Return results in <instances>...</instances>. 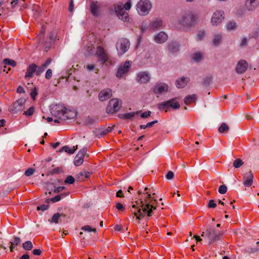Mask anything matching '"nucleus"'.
Listing matches in <instances>:
<instances>
[{
    "label": "nucleus",
    "mask_w": 259,
    "mask_h": 259,
    "mask_svg": "<svg viewBox=\"0 0 259 259\" xmlns=\"http://www.w3.org/2000/svg\"><path fill=\"white\" fill-rule=\"evenodd\" d=\"M196 100V95L193 94L186 97L184 99V102L186 104L188 105L191 104L192 102H195Z\"/></svg>",
    "instance_id": "28"
},
{
    "label": "nucleus",
    "mask_w": 259,
    "mask_h": 259,
    "mask_svg": "<svg viewBox=\"0 0 259 259\" xmlns=\"http://www.w3.org/2000/svg\"><path fill=\"white\" fill-rule=\"evenodd\" d=\"M136 6L139 15L145 16L149 13L151 8V4L149 0H140Z\"/></svg>",
    "instance_id": "4"
},
{
    "label": "nucleus",
    "mask_w": 259,
    "mask_h": 259,
    "mask_svg": "<svg viewBox=\"0 0 259 259\" xmlns=\"http://www.w3.org/2000/svg\"><path fill=\"white\" fill-rule=\"evenodd\" d=\"M36 95H37V92H36V89H35V88H34V90H33L32 91H31V92L30 93V96H31V98H32L33 99H35V96H36Z\"/></svg>",
    "instance_id": "61"
},
{
    "label": "nucleus",
    "mask_w": 259,
    "mask_h": 259,
    "mask_svg": "<svg viewBox=\"0 0 259 259\" xmlns=\"http://www.w3.org/2000/svg\"><path fill=\"white\" fill-rule=\"evenodd\" d=\"M132 62L130 61H126L123 65H121L116 73L117 77L120 78L123 75L126 74L131 66Z\"/></svg>",
    "instance_id": "13"
},
{
    "label": "nucleus",
    "mask_w": 259,
    "mask_h": 259,
    "mask_svg": "<svg viewBox=\"0 0 259 259\" xmlns=\"http://www.w3.org/2000/svg\"><path fill=\"white\" fill-rule=\"evenodd\" d=\"M62 171V168L58 167L54 168L52 170V173L53 174H60V172H61Z\"/></svg>",
    "instance_id": "54"
},
{
    "label": "nucleus",
    "mask_w": 259,
    "mask_h": 259,
    "mask_svg": "<svg viewBox=\"0 0 259 259\" xmlns=\"http://www.w3.org/2000/svg\"><path fill=\"white\" fill-rule=\"evenodd\" d=\"M112 96V91L110 89H105L102 90L98 95L99 100L103 102L110 99Z\"/></svg>",
    "instance_id": "14"
},
{
    "label": "nucleus",
    "mask_w": 259,
    "mask_h": 259,
    "mask_svg": "<svg viewBox=\"0 0 259 259\" xmlns=\"http://www.w3.org/2000/svg\"><path fill=\"white\" fill-rule=\"evenodd\" d=\"M189 80V77H182L178 78L176 80V85L178 88H183L187 84Z\"/></svg>",
    "instance_id": "21"
},
{
    "label": "nucleus",
    "mask_w": 259,
    "mask_h": 259,
    "mask_svg": "<svg viewBox=\"0 0 259 259\" xmlns=\"http://www.w3.org/2000/svg\"><path fill=\"white\" fill-rule=\"evenodd\" d=\"M52 70L51 69H48L46 73L45 77L47 79H49L52 77Z\"/></svg>",
    "instance_id": "52"
},
{
    "label": "nucleus",
    "mask_w": 259,
    "mask_h": 259,
    "mask_svg": "<svg viewBox=\"0 0 259 259\" xmlns=\"http://www.w3.org/2000/svg\"><path fill=\"white\" fill-rule=\"evenodd\" d=\"M96 55L99 60L101 61L102 65L104 64L109 59L108 54L106 50L101 46H97Z\"/></svg>",
    "instance_id": "12"
},
{
    "label": "nucleus",
    "mask_w": 259,
    "mask_h": 259,
    "mask_svg": "<svg viewBox=\"0 0 259 259\" xmlns=\"http://www.w3.org/2000/svg\"><path fill=\"white\" fill-rule=\"evenodd\" d=\"M197 17L192 13L185 14L179 20V23L184 27L190 28L195 25Z\"/></svg>",
    "instance_id": "3"
},
{
    "label": "nucleus",
    "mask_w": 259,
    "mask_h": 259,
    "mask_svg": "<svg viewBox=\"0 0 259 259\" xmlns=\"http://www.w3.org/2000/svg\"><path fill=\"white\" fill-rule=\"evenodd\" d=\"M46 69V68H45V67L42 65H41L40 66H37V68L36 71V75H40Z\"/></svg>",
    "instance_id": "39"
},
{
    "label": "nucleus",
    "mask_w": 259,
    "mask_h": 259,
    "mask_svg": "<svg viewBox=\"0 0 259 259\" xmlns=\"http://www.w3.org/2000/svg\"><path fill=\"white\" fill-rule=\"evenodd\" d=\"M168 49L169 51L174 53L178 51L179 45L178 42L176 41L170 42L168 44Z\"/></svg>",
    "instance_id": "26"
},
{
    "label": "nucleus",
    "mask_w": 259,
    "mask_h": 259,
    "mask_svg": "<svg viewBox=\"0 0 259 259\" xmlns=\"http://www.w3.org/2000/svg\"><path fill=\"white\" fill-rule=\"evenodd\" d=\"M116 207L119 210H123L124 208L122 204L120 203H118L116 205Z\"/></svg>",
    "instance_id": "62"
},
{
    "label": "nucleus",
    "mask_w": 259,
    "mask_h": 259,
    "mask_svg": "<svg viewBox=\"0 0 259 259\" xmlns=\"http://www.w3.org/2000/svg\"><path fill=\"white\" fill-rule=\"evenodd\" d=\"M244 162L242 159L240 158L236 159L233 162V166L236 168H239L241 167Z\"/></svg>",
    "instance_id": "34"
},
{
    "label": "nucleus",
    "mask_w": 259,
    "mask_h": 259,
    "mask_svg": "<svg viewBox=\"0 0 259 259\" xmlns=\"http://www.w3.org/2000/svg\"><path fill=\"white\" fill-rule=\"evenodd\" d=\"M217 206V204L215 203L214 201L212 199L210 200L209 201L208 204V207L209 208H215Z\"/></svg>",
    "instance_id": "55"
},
{
    "label": "nucleus",
    "mask_w": 259,
    "mask_h": 259,
    "mask_svg": "<svg viewBox=\"0 0 259 259\" xmlns=\"http://www.w3.org/2000/svg\"><path fill=\"white\" fill-rule=\"evenodd\" d=\"M64 187L61 186L56 187L53 184H50L48 185V190H50L51 191L49 192V194H51L52 192L54 193H59L61 192L64 189Z\"/></svg>",
    "instance_id": "24"
},
{
    "label": "nucleus",
    "mask_w": 259,
    "mask_h": 259,
    "mask_svg": "<svg viewBox=\"0 0 259 259\" xmlns=\"http://www.w3.org/2000/svg\"><path fill=\"white\" fill-rule=\"evenodd\" d=\"M121 101L118 99H111L108 104L106 109L107 113L113 114L117 112L121 106Z\"/></svg>",
    "instance_id": "6"
},
{
    "label": "nucleus",
    "mask_w": 259,
    "mask_h": 259,
    "mask_svg": "<svg viewBox=\"0 0 259 259\" xmlns=\"http://www.w3.org/2000/svg\"><path fill=\"white\" fill-rule=\"evenodd\" d=\"M41 253V250L39 249H35L33 250V254L36 255H39Z\"/></svg>",
    "instance_id": "60"
},
{
    "label": "nucleus",
    "mask_w": 259,
    "mask_h": 259,
    "mask_svg": "<svg viewBox=\"0 0 259 259\" xmlns=\"http://www.w3.org/2000/svg\"><path fill=\"white\" fill-rule=\"evenodd\" d=\"M248 67V63L244 60L239 61L236 67V71L238 74H242L245 72Z\"/></svg>",
    "instance_id": "15"
},
{
    "label": "nucleus",
    "mask_w": 259,
    "mask_h": 259,
    "mask_svg": "<svg viewBox=\"0 0 259 259\" xmlns=\"http://www.w3.org/2000/svg\"><path fill=\"white\" fill-rule=\"evenodd\" d=\"M37 68V66L34 63H32L29 65L27 69L25 78H27L32 77L33 73H35L36 74Z\"/></svg>",
    "instance_id": "19"
},
{
    "label": "nucleus",
    "mask_w": 259,
    "mask_h": 259,
    "mask_svg": "<svg viewBox=\"0 0 259 259\" xmlns=\"http://www.w3.org/2000/svg\"><path fill=\"white\" fill-rule=\"evenodd\" d=\"M22 247L25 250H30L33 248V244L30 241H27L23 244Z\"/></svg>",
    "instance_id": "31"
},
{
    "label": "nucleus",
    "mask_w": 259,
    "mask_h": 259,
    "mask_svg": "<svg viewBox=\"0 0 259 259\" xmlns=\"http://www.w3.org/2000/svg\"><path fill=\"white\" fill-rule=\"evenodd\" d=\"M253 175L251 171L246 172L243 177V184L246 187H250L253 182Z\"/></svg>",
    "instance_id": "16"
},
{
    "label": "nucleus",
    "mask_w": 259,
    "mask_h": 259,
    "mask_svg": "<svg viewBox=\"0 0 259 259\" xmlns=\"http://www.w3.org/2000/svg\"><path fill=\"white\" fill-rule=\"evenodd\" d=\"M81 229L83 231H88V232H92V231L96 232V229L92 228L91 226H88V225L84 226L82 227Z\"/></svg>",
    "instance_id": "46"
},
{
    "label": "nucleus",
    "mask_w": 259,
    "mask_h": 259,
    "mask_svg": "<svg viewBox=\"0 0 259 259\" xmlns=\"http://www.w3.org/2000/svg\"><path fill=\"white\" fill-rule=\"evenodd\" d=\"M156 190L154 189L153 187H151L150 188L146 187L144 189V192H142L141 190H139L138 192V194H142L143 193V194H156Z\"/></svg>",
    "instance_id": "27"
},
{
    "label": "nucleus",
    "mask_w": 259,
    "mask_h": 259,
    "mask_svg": "<svg viewBox=\"0 0 259 259\" xmlns=\"http://www.w3.org/2000/svg\"><path fill=\"white\" fill-rule=\"evenodd\" d=\"M3 62L4 64L6 65H10L12 67H15L16 65V63L14 60L8 58L5 59Z\"/></svg>",
    "instance_id": "33"
},
{
    "label": "nucleus",
    "mask_w": 259,
    "mask_h": 259,
    "mask_svg": "<svg viewBox=\"0 0 259 259\" xmlns=\"http://www.w3.org/2000/svg\"><path fill=\"white\" fill-rule=\"evenodd\" d=\"M139 113V112H131V113H127L123 114L124 118L126 119H131L136 114H138Z\"/></svg>",
    "instance_id": "40"
},
{
    "label": "nucleus",
    "mask_w": 259,
    "mask_h": 259,
    "mask_svg": "<svg viewBox=\"0 0 259 259\" xmlns=\"http://www.w3.org/2000/svg\"><path fill=\"white\" fill-rule=\"evenodd\" d=\"M211 77H207L204 78L203 81V84L205 85H208L209 84L210 82L211 81Z\"/></svg>",
    "instance_id": "58"
},
{
    "label": "nucleus",
    "mask_w": 259,
    "mask_h": 259,
    "mask_svg": "<svg viewBox=\"0 0 259 259\" xmlns=\"http://www.w3.org/2000/svg\"><path fill=\"white\" fill-rule=\"evenodd\" d=\"M21 242V239L18 237H15L13 240H12L10 243L12 245H15V246H17Z\"/></svg>",
    "instance_id": "42"
},
{
    "label": "nucleus",
    "mask_w": 259,
    "mask_h": 259,
    "mask_svg": "<svg viewBox=\"0 0 259 259\" xmlns=\"http://www.w3.org/2000/svg\"><path fill=\"white\" fill-rule=\"evenodd\" d=\"M52 60L50 58H48L46 62L43 63L42 65L47 69V68L51 64Z\"/></svg>",
    "instance_id": "57"
},
{
    "label": "nucleus",
    "mask_w": 259,
    "mask_h": 259,
    "mask_svg": "<svg viewBox=\"0 0 259 259\" xmlns=\"http://www.w3.org/2000/svg\"><path fill=\"white\" fill-rule=\"evenodd\" d=\"M130 43L129 40L124 38L119 39L116 44V49L118 54L122 55L124 54L129 49Z\"/></svg>",
    "instance_id": "7"
},
{
    "label": "nucleus",
    "mask_w": 259,
    "mask_h": 259,
    "mask_svg": "<svg viewBox=\"0 0 259 259\" xmlns=\"http://www.w3.org/2000/svg\"><path fill=\"white\" fill-rule=\"evenodd\" d=\"M224 11L222 10H217L214 12L211 19V24L212 25L217 26L221 23L224 19Z\"/></svg>",
    "instance_id": "11"
},
{
    "label": "nucleus",
    "mask_w": 259,
    "mask_h": 259,
    "mask_svg": "<svg viewBox=\"0 0 259 259\" xmlns=\"http://www.w3.org/2000/svg\"><path fill=\"white\" fill-rule=\"evenodd\" d=\"M83 160L82 158H79L77 156L75 157L74 163L75 166H78L82 164Z\"/></svg>",
    "instance_id": "37"
},
{
    "label": "nucleus",
    "mask_w": 259,
    "mask_h": 259,
    "mask_svg": "<svg viewBox=\"0 0 259 259\" xmlns=\"http://www.w3.org/2000/svg\"><path fill=\"white\" fill-rule=\"evenodd\" d=\"M95 65H90L88 64L87 65L86 68L89 70H92L95 68Z\"/></svg>",
    "instance_id": "64"
},
{
    "label": "nucleus",
    "mask_w": 259,
    "mask_h": 259,
    "mask_svg": "<svg viewBox=\"0 0 259 259\" xmlns=\"http://www.w3.org/2000/svg\"><path fill=\"white\" fill-rule=\"evenodd\" d=\"M115 13L119 19L123 22L128 21L129 20L128 15L125 12L123 8V4L119 3L114 5Z\"/></svg>",
    "instance_id": "8"
},
{
    "label": "nucleus",
    "mask_w": 259,
    "mask_h": 259,
    "mask_svg": "<svg viewBox=\"0 0 259 259\" xmlns=\"http://www.w3.org/2000/svg\"><path fill=\"white\" fill-rule=\"evenodd\" d=\"M87 148H83L81 149L77 153V154L76 155L79 158H82L84 160V156L87 153Z\"/></svg>",
    "instance_id": "36"
},
{
    "label": "nucleus",
    "mask_w": 259,
    "mask_h": 259,
    "mask_svg": "<svg viewBox=\"0 0 259 259\" xmlns=\"http://www.w3.org/2000/svg\"><path fill=\"white\" fill-rule=\"evenodd\" d=\"M34 108L33 107H30L26 111L24 112V114L26 116H31L33 114Z\"/></svg>",
    "instance_id": "45"
},
{
    "label": "nucleus",
    "mask_w": 259,
    "mask_h": 259,
    "mask_svg": "<svg viewBox=\"0 0 259 259\" xmlns=\"http://www.w3.org/2000/svg\"><path fill=\"white\" fill-rule=\"evenodd\" d=\"M201 236L206 239L209 244H211L218 239V235H217L214 229L209 228L202 232Z\"/></svg>",
    "instance_id": "9"
},
{
    "label": "nucleus",
    "mask_w": 259,
    "mask_h": 259,
    "mask_svg": "<svg viewBox=\"0 0 259 259\" xmlns=\"http://www.w3.org/2000/svg\"><path fill=\"white\" fill-rule=\"evenodd\" d=\"M257 5V0H247L245 3V6L249 11L254 10Z\"/></svg>",
    "instance_id": "22"
},
{
    "label": "nucleus",
    "mask_w": 259,
    "mask_h": 259,
    "mask_svg": "<svg viewBox=\"0 0 259 259\" xmlns=\"http://www.w3.org/2000/svg\"><path fill=\"white\" fill-rule=\"evenodd\" d=\"M75 181L74 178L71 176H68L65 181V184H72Z\"/></svg>",
    "instance_id": "43"
},
{
    "label": "nucleus",
    "mask_w": 259,
    "mask_h": 259,
    "mask_svg": "<svg viewBox=\"0 0 259 259\" xmlns=\"http://www.w3.org/2000/svg\"><path fill=\"white\" fill-rule=\"evenodd\" d=\"M236 23L234 22H229L227 26V28L228 30H233L236 28Z\"/></svg>",
    "instance_id": "47"
},
{
    "label": "nucleus",
    "mask_w": 259,
    "mask_h": 259,
    "mask_svg": "<svg viewBox=\"0 0 259 259\" xmlns=\"http://www.w3.org/2000/svg\"><path fill=\"white\" fill-rule=\"evenodd\" d=\"M99 7L96 3H92L91 5V11L94 16H98Z\"/></svg>",
    "instance_id": "29"
},
{
    "label": "nucleus",
    "mask_w": 259,
    "mask_h": 259,
    "mask_svg": "<svg viewBox=\"0 0 259 259\" xmlns=\"http://www.w3.org/2000/svg\"><path fill=\"white\" fill-rule=\"evenodd\" d=\"M202 59V55L200 53H197L193 55V59L196 62H198Z\"/></svg>",
    "instance_id": "38"
},
{
    "label": "nucleus",
    "mask_w": 259,
    "mask_h": 259,
    "mask_svg": "<svg viewBox=\"0 0 259 259\" xmlns=\"http://www.w3.org/2000/svg\"><path fill=\"white\" fill-rule=\"evenodd\" d=\"M131 2H126L125 5H124V8L126 10H128L131 9Z\"/></svg>",
    "instance_id": "59"
},
{
    "label": "nucleus",
    "mask_w": 259,
    "mask_h": 259,
    "mask_svg": "<svg viewBox=\"0 0 259 259\" xmlns=\"http://www.w3.org/2000/svg\"><path fill=\"white\" fill-rule=\"evenodd\" d=\"M158 107L160 110H165L166 112L169 107H171L174 109H177L180 107V105L177 101V98H172L167 101L159 103Z\"/></svg>",
    "instance_id": "5"
},
{
    "label": "nucleus",
    "mask_w": 259,
    "mask_h": 259,
    "mask_svg": "<svg viewBox=\"0 0 259 259\" xmlns=\"http://www.w3.org/2000/svg\"><path fill=\"white\" fill-rule=\"evenodd\" d=\"M25 102V100L24 99H18L10 107L9 111L13 114L21 112L24 108Z\"/></svg>",
    "instance_id": "10"
},
{
    "label": "nucleus",
    "mask_w": 259,
    "mask_h": 259,
    "mask_svg": "<svg viewBox=\"0 0 259 259\" xmlns=\"http://www.w3.org/2000/svg\"><path fill=\"white\" fill-rule=\"evenodd\" d=\"M151 112L150 111H145L141 114V117L143 118H146L151 115Z\"/></svg>",
    "instance_id": "53"
},
{
    "label": "nucleus",
    "mask_w": 259,
    "mask_h": 259,
    "mask_svg": "<svg viewBox=\"0 0 259 259\" xmlns=\"http://www.w3.org/2000/svg\"><path fill=\"white\" fill-rule=\"evenodd\" d=\"M222 37L221 35H217L214 36L213 39V44L215 46H218L221 40Z\"/></svg>",
    "instance_id": "44"
},
{
    "label": "nucleus",
    "mask_w": 259,
    "mask_h": 259,
    "mask_svg": "<svg viewBox=\"0 0 259 259\" xmlns=\"http://www.w3.org/2000/svg\"><path fill=\"white\" fill-rule=\"evenodd\" d=\"M94 119L92 117L88 116L85 118V124L86 125H92L94 123Z\"/></svg>",
    "instance_id": "48"
},
{
    "label": "nucleus",
    "mask_w": 259,
    "mask_h": 259,
    "mask_svg": "<svg viewBox=\"0 0 259 259\" xmlns=\"http://www.w3.org/2000/svg\"><path fill=\"white\" fill-rule=\"evenodd\" d=\"M51 113L60 120L64 121L73 119L77 116V112L75 110L68 109L61 104L54 106L52 109Z\"/></svg>",
    "instance_id": "2"
},
{
    "label": "nucleus",
    "mask_w": 259,
    "mask_h": 259,
    "mask_svg": "<svg viewBox=\"0 0 259 259\" xmlns=\"http://www.w3.org/2000/svg\"><path fill=\"white\" fill-rule=\"evenodd\" d=\"M34 171L33 168H29L25 171V175L27 177L30 176L33 174Z\"/></svg>",
    "instance_id": "51"
},
{
    "label": "nucleus",
    "mask_w": 259,
    "mask_h": 259,
    "mask_svg": "<svg viewBox=\"0 0 259 259\" xmlns=\"http://www.w3.org/2000/svg\"><path fill=\"white\" fill-rule=\"evenodd\" d=\"M145 197L141 198L132 202L131 211L139 220L143 218L145 215L152 216L153 210L156 208L157 201L151 195H144Z\"/></svg>",
    "instance_id": "1"
},
{
    "label": "nucleus",
    "mask_w": 259,
    "mask_h": 259,
    "mask_svg": "<svg viewBox=\"0 0 259 259\" xmlns=\"http://www.w3.org/2000/svg\"><path fill=\"white\" fill-rule=\"evenodd\" d=\"M49 207V204H41L40 205L37 206V210H41L42 211H45L47 210Z\"/></svg>",
    "instance_id": "50"
},
{
    "label": "nucleus",
    "mask_w": 259,
    "mask_h": 259,
    "mask_svg": "<svg viewBox=\"0 0 259 259\" xmlns=\"http://www.w3.org/2000/svg\"><path fill=\"white\" fill-rule=\"evenodd\" d=\"M168 38V35L163 31H161L154 36V40L157 44H162Z\"/></svg>",
    "instance_id": "18"
},
{
    "label": "nucleus",
    "mask_w": 259,
    "mask_h": 259,
    "mask_svg": "<svg viewBox=\"0 0 259 259\" xmlns=\"http://www.w3.org/2000/svg\"><path fill=\"white\" fill-rule=\"evenodd\" d=\"M61 214L59 212L55 213L52 218L51 221H50L51 223H58V221L61 217Z\"/></svg>",
    "instance_id": "32"
},
{
    "label": "nucleus",
    "mask_w": 259,
    "mask_h": 259,
    "mask_svg": "<svg viewBox=\"0 0 259 259\" xmlns=\"http://www.w3.org/2000/svg\"><path fill=\"white\" fill-rule=\"evenodd\" d=\"M77 149V145L74 146L73 148L71 149L69 147L67 146H63L60 149L59 152H61L63 151L67 152L70 154H72L74 153L76 150Z\"/></svg>",
    "instance_id": "25"
},
{
    "label": "nucleus",
    "mask_w": 259,
    "mask_h": 259,
    "mask_svg": "<svg viewBox=\"0 0 259 259\" xmlns=\"http://www.w3.org/2000/svg\"><path fill=\"white\" fill-rule=\"evenodd\" d=\"M17 92L18 93H24L25 91L24 88L21 86H19L17 89Z\"/></svg>",
    "instance_id": "63"
},
{
    "label": "nucleus",
    "mask_w": 259,
    "mask_h": 259,
    "mask_svg": "<svg viewBox=\"0 0 259 259\" xmlns=\"http://www.w3.org/2000/svg\"><path fill=\"white\" fill-rule=\"evenodd\" d=\"M168 85L164 83H160L156 84L153 89L154 92L156 94H160L163 92H167Z\"/></svg>",
    "instance_id": "17"
},
{
    "label": "nucleus",
    "mask_w": 259,
    "mask_h": 259,
    "mask_svg": "<svg viewBox=\"0 0 259 259\" xmlns=\"http://www.w3.org/2000/svg\"><path fill=\"white\" fill-rule=\"evenodd\" d=\"M162 28V21L160 19H156L150 25V29L155 30Z\"/></svg>",
    "instance_id": "23"
},
{
    "label": "nucleus",
    "mask_w": 259,
    "mask_h": 259,
    "mask_svg": "<svg viewBox=\"0 0 259 259\" xmlns=\"http://www.w3.org/2000/svg\"><path fill=\"white\" fill-rule=\"evenodd\" d=\"M174 174L172 171H168L166 175V178L168 180H171L173 179Z\"/></svg>",
    "instance_id": "56"
},
{
    "label": "nucleus",
    "mask_w": 259,
    "mask_h": 259,
    "mask_svg": "<svg viewBox=\"0 0 259 259\" xmlns=\"http://www.w3.org/2000/svg\"><path fill=\"white\" fill-rule=\"evenodd\" d=\"M138 81L140 83H147L150 80V76L147 72H140L137 76Z\"/></svg>",
    "instance_id": "20"
},
{
    "label": "nucleus",
    "mask_w": 259,
    "mask_h": 259,
    "mask_svg": "<svg viewBox=\"0 0 259 259\" xmlns=\"http://www.w3.org/2000/svg\"><path fill=\"white\" fill-rule=\"evenodd\" d=\"M61 195H56L55 197H54L52 198L47 199L46 200V202L48 203H50V202L55 203V202H57L60 201L61 200Z\"/></svg>",
    "instance_id": "35"
},
{
    "label": "nucleus",
    "mask_w": 259,
    "mask_h": 259,
    "mask_svg": "<svg viewBox=\"0 0 259 259\" xmlns=\"http://www.w3.org/2000/svg\"><path fill=\"white\" fill-rule=\"evenodd\" d=\"M227 187L225 185L220 186L219 188L218 191L220 194H223L227 192Z\"/></svg>",
    "instance_id": "41"
},
{
    "label": "nucleus",
    "mask_w": 259,
    "mask_h": 259,
    "mask_svg": "<svg viewBox=\"0 0 259 259\" xmlns=\"http://www.w3.org/2000/svg\"><path fill=\"white\" fill-rule=\"evenodd\" d=\"M205 36V32L203 30H200L197 34V38L199 40H201L203 39Z\"/></svg>",
    "instance_id": "49"
},
{
    "label": "nucleus",
    "mask_w": 259,
    "mask_h": 259,
    "mask_svg": "<svg viewBox=\"0 0 259 259\" xmlns=\"http://www.w3.org/2000/svg\"><path fill=\"white\" fill-rule=\"evenodd\" d=\"M229 130V126L225 123H223L219 128V132L221 133L227 132Z\"/></svg>",
    "instance_id": "30"
}]
</instances>
